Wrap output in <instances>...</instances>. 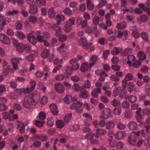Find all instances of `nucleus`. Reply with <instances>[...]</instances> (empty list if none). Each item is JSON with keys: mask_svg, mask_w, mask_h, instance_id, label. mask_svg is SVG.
<instances>
[{"mask_svg": "<svg viewBox=\"0 0 150 150\" xmlns=\"http://www.w3.org/2000/svg\"><path fill=\"white\" fill-rule=\"evenodd\" d=\"M32 98V96L30 95L25 97L23 104L25 108L30 109L34 107L35 104Z\"/></svg>", "mask_w": 150, "mask_h": 150, "instance_id": "nucleus-1", "label": "nucleus"}, {"mask_svg": "<svg viewBox=\"0 0 150 150\" xmlns=\"http://www.w3.org/2000/svg\"><path fill=\"white\" fill-rule=\"evenodd\" d=\"M82 103L79 101H76L70 105V108L72 109H76V111L77 113H80L83 111V108L82 107Z\"/></svg>", "mask_w": 150, "mask_h": 150, "instance_id": "nucleus-2", "label": "nucleus"}, {"mask_svg": "<svg viewBox=\"0 0 150 150\" xmlns=\"http://www.w3.org/2000/svg\"><path fill=\"white\" fill-rule=\"evenodd\" d=\"M79 44L85 50H88L92 45V43H88L86 39L83 37H81L80 39Z\"/></svg>", "mask_w": 150, "mask_h": 150, "instance_id": "nucleus-3", "label": "nucleus"}, {"mask_svg": "<svg viewBox=\"0 0 150 150\" xmlns=\"http://www.w3.org/2000/svg\"><path fill=\"white\" fill-rule=\"evenodd\" d=\"M75 20L73 18L70 19L67 21L64 26V30L66 32H69L72 30L71 25H74Z\"/></svg>", "mask_w": 150, "mask_h": 150, "instance_id": "nucleus-4", "label": "nucleus"}, {"mask_svg": "<svg viewBox=\"0 0 150 150\" xmlns=\"http://www.w3.org/2000/svg\"><path fill=\"white\" fill-rule=\"evenodd\" d=\"M54 88L56 92L62 94L64 92L65 89L64 85L59 82L55 83Z\"/></svg>", "mask_w": 150, "mask_h": 150, "instance_id": "nucleus-5", "label": "nucleus"}, {"mask_svg": "<svg viewBox=\"0 0 150 150\" xmlns=\"http://www.w3.org/2000/svg\"><path fill=\"white\" fill-rule=\"evenodd\" d=\"M111 110L109 108L105 109L102 112V116L100 117V118L104 119H107L110 117L111 115Z\"/></svg>", "mask_w": 150, "mask_h": 150, "instance_id": "nucleus-6", "label": "nucleus"}, {"mask_svg": "<svg viewBox=\"0 0 150 150\" xmlns=\"http://www.w3.org/2000/svg\"><path fill=\"white\" fill-rule=\"evenodd\" d=\"M30 84L31 86L30 87L23 89V93L25 94L29 93L34 89L36 84L35 81L33 80L31 81L30 82Z\"/></svg>", "mask_w": 150, "mask_h": 150, "instance_id": "nucleus-7", "label": "nucleus"}, {"mask_svg": "<svg viewBox=\"0 0 150 150\" xmlns=\"http://www.w3.org/2000/svg\"><path fill=\"white\" fill-rule=\"evenodd\" d=\"M146 129L141 131V134L142 135L146 137L149 138L150 137V132H149V130L150 129V126H145Z\"/></svg>", "mask_w": 150, "mask_h": 150, "instance_id": "nucleus-8", "label": "nucleus"}, {"mask_svg": "<svg viewBox=\"0 0 150 150\" xmlns=\"http://www.w3.org/2000/svg\"><path fill=\"white\" fill-rule=\"evenodd\" d=\"M50 106L53 115L54 116L57 115L59 113L57 106L54 103H52L50 105Z\"/></svg>", "mask_w": 150, "mask_h": 150, "instance_id": "nucleus-9", "label": "nucleus"}, {"mask_svg": "<svg viewBox=\"0 0 150 150\" xmlns=\"http://www.w3.org/2000/svg\"><path fill=\"white\" fill-rule=\"evenodd\" d=\"M0 40L4 44H9L10 43V41L8 37L4 34H0Z\"/></svg>", "mask_w": 150, "mask_h": 150, "instance_id": "nucleus-10", "label": "nucleus"}, {"mask_svg": "<svg viewBox=\"0 0 150 150\" xmlns=\"http://www.w3.org/2000/svg\"><path fill=\"white\" fill-rule=\"evenodd\" d=\"M27 38L29 41L33 45L36 44L37 41L36 38L32 33H30L27 35Z\"/></svg>", "mask_w": 150, "mask_h": 150, "instance_id": "nucleus-11", "label": "nucleus"}, {"mask_svg": "<svg viewBox=\"0 0 150 150\" xmlns=\"http://www.w3.org/2000/svg\"><path fill=\"white\" fill-rule=\"evenodd\" d=\"M79 96L81 98H86L89 96V94L86 89L81 88L80 89V93L79 95Z\"/></svg>", "mask_w": 150, "mask_h": 150, "instance_id": "nucleus-12", "label": "nucleus"}, {"mask_svg": "<svg viewBox=\"0 0 150 150\" xmlns=\"http://www.w3.org/2000/svg\"><path fill=\"white\" fill-rule=\"evenodd\" d=\"M38 8L36 5L30 6L28 9V12L30 14L35 15L38 13Z\"/></svg>", "mask_w": 150, "mask_h": 150, "instance_id": "nucleus-13", "label": "nucleus"}, {"mask_svg": "<svg viewBox=\"0 0 150 150\" xmlns=\"http://www.w3.org/2000/svg\"><path fill=\"white\" fill-rule=\"evenodd\" d=\"M77 59H72L70 61V64L72 65L71 68L72 70H76L78 69L79 64L77 62Z\"/></svg>", "mask_w": 150, "mask_h": 150, "instance_id": "nucleus-14", "label": "nucleus"}, {"mask_svg": "<svg viewBox=\"0 0 150 150\" xmlns=\"http://www.w3.org/2000/svg\"><path fill=\"white\" fill-rule=\"evenodd\" d=\"M128 35V33L126 30H124L122 32L121 31H119L118 33L117 37L118 38H120L122 36L124 37L122 38V39L123 40H125L127 39V37Z\"/></svg>", "mask_w": 150, "mask_h": 150, "instance_id": "nucleus-15", "label": "nucleus"}, {"mask_svg": "<svg viewBox=\"0 0 150 150\" xmlns=\"http://www.w3.org/2000/svg\"><path fill=\"white\" fill-rule=\"evenodd\" d=\"M126 133L124 131H119L115 134V138L118 140H120L123 139Z\"/></svg>", "mask_w": 150, "mask_h": 150, "instance_id": "nucleus-16", "label": "nucleus"}, {"mask_svg": "<svg viewBox=\"0 0 150 150\" xmlns=\"http://www.w3.org/2000/svg\"><path fill=\"white\" fill-rule=\"evenodd\" d=\"M128 127L129 129L131 130H135L137 127V125L134 122L130 121L128 124Z\"/></svg>", "mask_w": 150, "mask_h": 150, "instance_id": "nucleus-17", "label": "nucleus"}, {"mask_svg": "<svg viewBox=\"0 0 150 150\" xmlns=\"http://www.w3.org/2000/svg\"><path fill=\"white\" fill-rule=\"evenodd\" d=\"M101 93V89L100 88H96L94 89L92 91L91 95L95 98H97L98 96L99 93Z\"/></svg>", "mask_w": 150, "mask_h": 150, "instance_id": "nucleus-18", "label": "nucleus"}, {"mask_svg": "<svg viewBox=\"0 0 150 150\" xmlns=\"http://www.w3.org/2000/svg\"><path fill=\"white\" fill-rule=\"evenodd\" d=\"M9 21L6 20V18H5L4 16L0 14V25L2 27L8 23Z\"/></svg>", "mask_w": 150, "mask_h": 150, "instance_id": "nucleus-19", "label": "nucleus"}, {"mask_svg": "<svg viewBox=\"0 0 150 150\" xmlns=\"http://www.w3.org/2000/svg\"><path fill=\"white\" fill-rule=\"evenodd\" d=\"M135 139L134 135H131L128 137V141L130 144L134 145H136Z\"/></svg>", "mask_w": 150, "mask_h": 150, "instance_id": "nucleus-20", "label": "nucleus"}, {"mask_svg": "<svg viewBox=\"0 0 150 150\" xmlns=\"http://www.w3.org/2000/svg\"><path fill=\"white\" fill-rule=\"evenodd\" d=\"M132 50L129 48H127L125 49L123 51H122L121 54L122 56H125L132 53Z\"/></svg>", "mask_w": 150, "mask_h": 150, "instance_id": "nucleus-21", "label": "nucleus"}, {"mask_svg": "<svg viewBox=\"0 0 150 150\" xmlns=\"http://www.w3.org/2000/svg\"><path fill=\"white\" fill-rule=\"evenodd\" d=\"M73 70H72L71 67L69 66H68L66 67L65 68V76H66L65 77L66 78H68L69 77L68 75H71L72 73V71Z\"/></svg>", "mask_w": 150, "mask_h": 150, "instance_id": "nucleus-22", "label": "nucleus"}, {"mask_svg": "<svg viewBox=\"0 0 150 150\" xmlns=\"http://www.w3.org/2000/svg\"><path fill=\"white\" fill-rule=\"evenodd\" d=\"M98 57L96 55H93L90 58V60L92 62H91L89 64L90 67H92L94 65L95 63L97 61Z\"/></svg>", "mask_w": 150, "mask_h": 150, "instance_id": "nucleus-23", "label": "nucleus"}, {"mask_svg": "<svg viewBox=\"0 0 150 150\" xmlns=\"http://www.w3.org/2000/svg\"><path fill=\"white\" fill-rule=\"evenodd\" d=\"M113 112L115 115H120L122 113L121 108L120 107H116L114 109Z\"/></svg>", "mask_w": 150, "mask_h": 150, "instance_id": "nucleus-24", "label": "nucleus"}, {"mask_svg": "<svg viewBox=\"0 0 150 150\" xmlns=\"http://www.w3.org/2000/svg\"><path fill=\"white\" fill-rule=\"evenodd\" d=\"M18 129L20 131L21 134H23L24 133L25 129V126L22 122H19L18 125Z\"/></svg>", "mask_w": 150, "mask_h": 150, "instance_id": "nucleus-25", "label": "nucleus"}, {"mask_svg": "<svg viewBox=\"0 0 150 150\" xmlns=\"http://www.w3.org/2000/svg\"><path fill=\"white\" fill-rule=\"evenodd\" d=\"M132 116V112L131 111L128 110H126L124 113V117L126 119L131 118Z\"/></svg>", "mask_w": 150, "mask_h": 150, "instance_id": "nucleus-26", "label": "nucleus"}, {"mask_svg": "<svg viewBox=\"0 0 150 150\" xmlns=\"http://www.w3.org/2000/svg\"><path fill=\"white\" fill-rule=\"evenodd\" d=\"M56 124L57 127L61 129L65 125L64 121L61 120H57L56 122Z\"/></svg>", "mask_w": 150, "mask_h": 150, "instance_id": "nucleus-27", "label": "nucleus"}, {"mask_svg": "<svg viewBox=\"0 0 150 150\" xmlns=\"http://www.w3.org/2000/svg\"><path fill=\"white\" fill-rule=\"evenodd\" d=\"M106 128L107 129H110L114 127L115 124L112 121H108L106 123Z\"/></svg>", "mask_w": 150, "mask_h": 150, "instance_id": "nucleus-28", "label": "nucleus"}, {"mask_svg": "<svg viewBox=\"0 0 150 150\" xmlns=\"http://www.w3.org/2000/svg\"><path fill=\"white\" fill-rule=\"evenodd\" d=\"M49 54V50L47 49L43 50L41 53V56L43 58L47 57Z\"/></svg>", "mask_w": 150, "mask_h": 150, "instance_id": "nucleus-29", "label": "nucleus"}, {"mask_svg": "<svg viewBox=\"0 0 150 150\" xmlns=\"http://www.w3.org/2000/svg\"><path fill=\"white\" fill-rule=\"evenodd\" d=\"M141 36L142 39L145 42L149 41V37L147 34L145 32H142L140 34Z\"/></svg>", "mask_w": 150, "mask_h": 150, "instance_id": "nucleus-30", "label": "nucleus"}, {"mask_svg": "<svg viewBox=\"0 0 150 150\" xmlns=\"http://www.w3.org/2000/svg\"><path fill=\"white\" fill-rule=\"evenodd\" d=\"M16 48L17 51L19 53H22L24 51V45L21 43L18 45Z\"/></svg>", "mask_w": 150, "mask_h": 150, "instance_id": "nucleus-31", "label": "nucleus"}, {"mask_svg": "<svg viewBox=\"0 0 150 150\" xmlns=\"http://www.w3.org/2000/svg\"><path fill=\"white\" fill-rule=\"evenodd\" d=\"M48 13L50 17H53L55 16L56 12L54 8L52 7L49 9Z\"/></svg>", "mask_w": 150, "mask_h": 150, "instance_id": "nucleus-32", "label": "nucleus"}, {"mask_svg": "<svg viewBox=\"0 0 150 150\" xmlns=\"http://www.w3.org/2000/svg\"><path fill=\"white\" fill-rule=\"evenodd\" d=\"M57 23L58 25H59L61 21H63L64 20L65 18L64 16L62 15L58 14L57 16Z\"/></svg>", "mask_w": 150, "mask_h": 150, "instance_id": "nucleus-33", "label": "nucleus"}, {"mask_svg": "<svg viewBox=\"0 0 150 150\" xmlns=\"http://www.w3.org/2000/svg\"><path fill=\"white\" fill-rule=\"evenodd\" d=\"M30 95L32 96V98L33 100V102H34V104L36 102H37L40 99V96L39 94H30Z\"/></svg>", "mask_w": 150, "mask_h": 150, "instance_id": "nucleus-34", "label": "nucleus"}, {"mask_svg": "<svg viewBox=\"0 0 150 150\" xmlns=\"http://www.w3.org/2000/svg\"><path fill=\"white\" fill-rule=\"evenodd\" d=\"M126 23L125 21H122L120 23L118 24L117 25V28L119 29H123L125 28L126 25Z\"/></svg>", "mask_w": 150, "mask_h": 150, "instance_id": "nucleus-35", "label": "nucleus"}, {"mask_svg": "<svg viewBox=\"0 0 150 150\" xmlns=\"http://www.w3.org/2000/svg\"><path fill=\"white\" fill-rule=\"evenodd\" d=\"M71 96L69 95H67L64 99V103L67 104H69L71 102Z\"/></svg>", "mask_w": 150, "mask_h": 150, "instance_id": "nucleus-36", "label": "nucleus"}, {"mask_svg": "<svg viewBox=\"0 0 150 150\" xmlns=\"http://www.w3.org/2000/svg\"><path fill=\"white\" fill-rule=\"evenodd\" d=\"M120 50L122 52V49L120 48H117L115 47L112 50L111 52V53L113 55H117L120 53Z\"/></svg>", "mask_w": 150, "mask_h": 150, "instance_id": "nucleus-37", "label": "nucleus"}, {"mask_svg": "<svg viewBox=\"0 0 150 150\" xmlns=\"http://www.w3.org/2000/svg\"><path fill=\"white\" fill-rule=\"evenodd\" d=\"M88 64L86 63H83L80 68L81 71L83 72H85L88 69Z\"/></svg>", "mask_w": 150, "mask_h": 150, "instance_id": "nucleus-38", "label": "nucleus"}, {"mask_svg": "<svg viewBox=\"0 0 150 150\" xmlns=\"http://www.w3.org/2000/svg\"><path fill=\"white\" fill-rule=\"evenodd\" d=\"M29 21L32 23H35L37 20V17L35 16H29L28 18Z\"/></svg>", "mask_w": 150, "mask_h": 150, "instance_id": "nucleus-39", "label": "nucleus"}, {"mask_svg": "<svg viewBox=\"0 0 150 150\" xmlns=\"http://www.w3.org/2000/svg\"><path fill=\"white\" fill-rule=\"evenodd\" d=\"M138 57L139 59L144 60L146 58V54L142 51H140L138 53Z\"/></svg>", "mask_w": 150, "mask_h": 150, "instance_id": "nucleus-40", "label": "nucleus"}, {"mask_svg": "<svg viewBox=\"0 0 150 150\" xmlns=\"http://www.w3.org/2000/svg\"><path fill=\"white\" fill-rule=\"evenodd\" d=\"M91 86L90 82L88 80H87L85 81V84L82 86L81 88L84 89H86V88L89 89L90 88Z\"/></svg>", "mask_w": 150, "mask_h": 150, "instance_id": "nucleus-41", "label": "nucleus"}, {"mask_svg": "<svg viewBox=\"0 0 150 150\" xmlns=\"http://www.w3.org/2000/svg\"><path fill=\"white\" fill-rule=\"evenodd\" d=\"M134 84L132 82H129L128 85V90L130 92H132L134 89Z\"/></svg>", "mask_w": 150, "mask_h": 150, "instance_id": "nucleus-42", "label": "nucleus"}, {"mask_svg": "<svg viewBox=\"0 0 150 150\" xmlns=\"http://www.w3.org/2000/svg\"><path fill=\"white\" fill-rule=\"evenodd\" d=\"M72 115L71 113H69L67 114L64 117V121L67 122L70 120L72 117Z\"/></svg>", "mask_w": 150, "mask_h": 150, "instance_id": "nucleus-43", "label": "nucleus"}, {"mask_svg": "<svg viewBox=\"0 0 150 150\" xmlns=\"http://www.w3.org/2000/svg\"><path fill=\"white\" fill-rule=\"evenodd\" d=\"M16 35L17 37L21 40H23L25 38V35L24 34L21 32H17L16 33Z\"/></svg>", "mask_w": 150, "mask_h": 150, "instance_id": "nucleus-44", "label": "nucleus"}, {"mask_svg": "<svg viewBox=\"0 0 150 150\" xmlns=\"http://www.w3.org/2000/svg\"><path fill=\"white\" fill-rule=\"evenodd\" d=\"M148 19V16L145 14L141 16L140 17V20L143 22H146Z\"/></svg>", "mask_w": 150, "mask_h": 150, "instance_id": "nucleus-45", "label": "nucleus"}, {"mask_svg": "<svg viewBox=\"0 0 150 150\" xmlns=\"http://www.w3.org/2000/svg\"><path fill=\"white\" fill-rule=\"evenodd\" d=\"M36 2L40 6H45L46 3V0H36Z\"/></svg>", "mask_w": 150, "mask_h": 150, "instance_id": "nucleus-46", "label": "nucleus"}, {"mask_svg": "<svg viewBox=\"0 0 150 150\" xmlns=\"http://www.w3.org/2000/svg\"><path fill=\"white\" fill-rule=\"evenodd\" d=\"M99 17L97 16H95L94 17L93 20V24L95 25H98L99 22Z\"/></svg>", "mask_w": 150, "mask_h": 150, "instance_id": "nucleus-47", "label": "nucleus"}, {"mask_svg": "<svg viewBox=\"0 0 150 150\" xmlns=\"http://www.w3.org/2000/svg\"><path fill=\"white\" fill-rule=\"evenodd\" d=\"M122 107L125 109H127L129 107V103L127 101H124L122 103Z\"/></svg>", "mask_w": 150, "mask_h": 150, "instance_id": "nucleus-48", "label": "nucleus"}, {"mask_svg": "<svg viewBox=\"0 0 150 150\" xmlns=\"http://www.w3.org/2000/svg\"><path fill=\"white\" fill-rule=\"evenodd\" d=\"M94 136V134L92 132H90L87 134L85 136V138L88 140H91Z\"/></svg>", "mask_w": 150, "mask_h": 150, "instance_id": "nucleus-49", "label": "nucleus"}, {"mask_svg": "<svg viewBox=\"0 0 150 150\" xmlns=\"http://www.w3.org/2000/svg\"><path fill=\"white\" fill-rule=\"evenodd\" d=\"M111 104L114 106H118L120 105V101L116 99H114L112 101Z\"/></svg>", "mask_w": 150, "mask_h": 150, "instance_id": "nucleus-50", "label": "nucleus"}, {"mask_svg": "<svg viewBox=\"0 0 150 150\" xmlns=\"http://www.w3.org/2000/svg\"><path fill=\"white\" fill-rule=\"evenodd\" d=\"M96 132L98 134L102 135H105L106 133V132L104 130L102 129H96Z\"/></svg>", "mask_w": 150, "mask_h": 150, "instance_id": "nucleus-51", "label": "nucleus"}, {"mask_svg": "<svg viewBox=\"0 0 150 150\" xmlns=\"http://www.w3.org/2000/svg\"><path fill=\"white\" fill-rule=\"evenodd\" d=\"M59 40L61 42H63L67 40V36L65 35H61L60 37H58Z\"/></svg>", "mask_w": 150, "mask_h": 150, "instance_id": "nucleus-52", "label": "nucleus"}, {"mask_svg": "<svg viewBox=\"0 0 150 150\" xmlns=\"http://www.w3.org/2000/svg\"><path fill=\"white\" fill-rule=\"evenodd\" d=\"M73 90L76 92L80 91L81 88L79 85L78 84H74L72 87Z\"/></svg>", "mask_w": 150, "mask_h": 150, "instance_id": "nucleus-53", "label": "nucleus"}, {"mask_svg": "<svg viewBox=\"0 0 150 150\" xmlns=\"http://www.w3.org/2000/svg\"><path fill=\"white\" fill-rule=\"evenodd\" d=\"M127 59H128L127 63H130L132 62L134 60L135 57L132 55H129L128 56Z\"/></svg>", "mask_w": 150, "mask_h": 150, "instance_id": "nucleus-54", "label": "nucleus"}, {"mask_svg": "<svg viewBox=\"0 0 150 150\" xmlns=\"http://www.w3.org/2000/svg\"><path fill=\"white\" fill-rule=\"evenodd\" d=\"M64 13L68 16H69L72 14L71 11L69 8H66L64 11Z\"/></svg>", "mask_w": 150, "mask_h": 150, "instance_id": "nucleus-55", "label": "nucleus"}, {"mask_svg": "<svg viewBox=\"0 0 150 150\" xmlns=\"http://www.w3.org/2000/svg\"><path fill=\"white\" fill-rule=\"evenodd\" d=\"M66 77L65 75H59L57 76L56 77V79L58 81H62Z\"/></svg>", "mask_w": 150, "mask_h": 150, "instance_id": "nucleus-56", "label": "nucleus"}, {"mask_svg": "<svg viewBox=\"0 0 150 150\" xmlns=\"http://www.w3.org/2000/svg\"><path fill=\"white\" fill-rule=\"evenodd\" d=\"M38 117L40 120H43L46 118V114L44 112H41L39 114Z\"/></svg>", "mask_w": 150, "mask_h": 150, "instance_id": "nucleus-57", "label": "nucleus"}, {"mask_svg": "<svg viewBox=\"0 0 150 150\" xmlns=\"http://www.w3.org/2000/svg\"><path fill=\"white\" fill-rule=\"evenodd\" d=\"M18 13V11L17 10H14L12 11H9L7 13V16H9L10 15H13L15 14H17Z\"/></svg>", "mask_w": 150, "mask_h": 150, "instance_id": "nucleus-58", "label": "nucleus"}, {"mask_svg": "<svg viewBox=\"0 0 150 150\" xmlns=\"http://www.w3.org/2000/svg\"><path fill=\"white\" fill-rule=\"evenodd\" d=\"M125 125L123 123L119 122L117 125V127L120 129H124L125 128Z\"/></svg>", "mask_w": 150, "mask_h": 150, "instance_id": "nucleus-59", "label": "nucleus"}, {"mask_svg": "<svg viewBox=\"0 0 150 150\" xmlns=\"http://www.w3.org/2000/svg\"><path fill=\"white\" fill-rule=\"evenodd\" d=\"M14 109L20 111L22 109L21 106L19 104H15L13 106Z\"/></svg>", "mask_w": 150, "mask_h": 150, "instance_id": "nucleus-60", "label": "nucleus"}, {"mask_svg": "<svg viewBox=\"0 0 150 150\" xmlns=\"http://www.w3.org/2000/svg\"><path fill=\"white\" fill-rule=\"evenodd\" d=\"M133 76L132 74L129 73L126 75L125 79L127 81H129L132 79Z\"/></svg>", "mask_w": 150, "mask_h": 150, "instance_id": "nucleus-61", "label": "nucleus"}, {"mask_svg": "<svg viewBox=\"0 0 150 150\" xmlns=\"http://www.w3.org/2000/svg\"><path fill=\"white\" fill-rule=\"evenodd\" d=\"M15 26L16 28L18 30H21L23 28L22 24L18 22H17L16 23Z\"/></svg>", "mask_w": 150, "mask_h": 150, "instance_id": "nucleus-62", "label": "nucleus"}, {"mask_svg": "<svg viewBox=\"0 0 150 150\" xmlns=\"http://www.w3.org/2000/svg\"><path fill=\"white\" fill-rule=\"evenodd\" d=\"M141 63V62L140 61H137L134 63L132 66L134 68H137L140 66Z\"/></svg>", "mask_w": 150, "mask_h": 150, "instance_id": "nucleus-63", "label": "nucleus"}, {"mask_svg": "<svg viewBox=\"0 0 150 150\" xmlns=\"http://www.w3.org/2000/svg\"><path fill=\"white\" fill-rule=\"evenodd\" d=\"M41 144V142L40 141H35L33 144V146L35 148L40 147Z\"/></svg>", "mask_w": 150, "mask_h": 150, "instance_id": "nucleus-64", "label": "nucleus"}]
</instances>
